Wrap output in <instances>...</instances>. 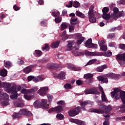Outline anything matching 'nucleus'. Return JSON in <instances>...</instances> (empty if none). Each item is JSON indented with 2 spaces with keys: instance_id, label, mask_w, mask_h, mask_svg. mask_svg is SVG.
Instances as JSON below:
<instances>
[{
  "instance_id": "nucleus-28",
  "label": "nucleus",
  "mask_w": 125,
  "mask_h": 125,
  "mask_svg": "<svg viewBox=\"0 0 125 125\" xmlns=\"http://www.w3.org/2000/svg\"><path fill=\"white\" fill-rule=\"evenodd\" d=\"M4 66L6 68H10L12 66V62L10 61H7L5 62V61H4Z\"/></svg>"
},
{
  "instance_id": "nucleus-31",
  "label": "nucleus",
  "mask_w": 125,
  "mask_h": 125,
  "mask_svg": "<svg viewBox=\"0 0 125 125\" xmlns=\"http://www.w3.org/2000/svg\"><path fill=\"white\" fill-rule=\"evenodd\" d=\"M76 15L77 16L80 17L81 18H85V15L83 13L80 12L79 11H77L76 12Z\"/></svg>"
},
{
  "instance_id": "nucleus-30",
  "label": "nucleus",
  "mask_w": 125,
  "mask_h": 125,
  "mask_svg": "<svg viewBox=\"0 0 125 125\" xmlns=\"http://www.w3.org/2000/svg\"><path fill=\"white\" fill-rule=\"evenodd\" d=\"M40 103L42 108H46V105L47 104V101H46V100H42L41 102H40Z\"/></svg>"
},
{
  "instance_id": "nucleus-59",
  "label": "nucleus",
  "mask_w": 125,
  "mask_h": 125,
  "mask_svg": "<svg viewBox=\"0 0 125 125\" xmlns=\"http://www.w3.org/2000/svg\"><path fill=\"white\" fill-rule=\"evenodd\" d=\"M119 48H120V49H123V50H125V44H123V43H121L119 44Z\"/></svg>"
},
{
  "instance_id": "nucleus-20",
  "label": "nucleus",
  "mask_w": 125,
  "mask_h": 125,
  "mask_svg": "<svg viewBox=\"0 0 125 125\" xmlns=\"http://www.w3.org/2000/svg\"><path fill=\"white\" fill-rule=\"evenodd\" d=\"M14 106H16V107H18L19 108H22L24 107V103H23V102H22L21 100H19L14 103Z\"/></svg>"
},
{
  "instance_id": "nucleus-22",
  "label": "nucleus",
  "mask_w": 125,
  "mask_h": 125,
  "mask_svg": "<svg viewBox=\"0 0 125 125\" xmlns=\"http://www.w3.org/2000/svg\"><path fill=\"white\" fill-rule=\"evenodd\" d=\"M33 54L35 57H40L42 55V52L40 50H36Z\"/></svg>"
},
{
  "instance_id": "nucleus-29",
  "label": "nucleus",
  "mask_w": 125,
  "mask_h": 125,
  "mask_svg": "<svg viewBox=\"0 0 125 125\" xmlns=\"http://www.w3.org/2000/svg\"><path fill=\"white\" fill-rule=\"evenodd\" d=\"M102 17L104 20H109L111 18V15L109 13L103 14Z\"/></svg>"
},
{
  "instance_id": "nucleus-33",
  "label": "nucleus",
  "mask_w": 125,
  "mask_h": 125,
  "mask_svg": "<svg viewBox=\"0 0 125 125\" xmlns=\"http://www.w3.org/2000/svg\"><path fill=\"white\" fill-rule=\"evenodd\" d=\"M84 41V37H82L78 39L77 41V44H82V43Z\"/></svg>"
},
{
  "instance_id": "nucleus-46",
  "label": "nucleus",
  "mask_w": 125,
  "mask_h": 125,
  "mask_svg": "<svg viewBox=\"0 0 125 125\" xmlns=\"http://www.w3.org/2000/svg\"><path fill=\"white\" fill-rule=\"evenodd\" d=\"M3 97L5 100H8V98H9V95L6 94V93H4L2 94Z\"/></svg>"
},
{
  "instance_id": "nucleus-7",
  "label": "nucleus",
  "mask_w": 125,
  "mask_h": 125,
  "mask_svg": "<svg viewBox=\"0 0 125 125\" xmlns=\"http://www.w3.org/2000/svg\"><path fill=\"white\" fill-rule=\"evenodd\" d=\"M94 9V7L91 6L88 13L89 20L91 23H95L96 22V18L94 17V13H93Z\"/></svg>"
},
{
  "instance_id": "nucleus-4",
  "label": "nucleus",
  "mask_w": 125,
  "mask_h": 125,
  "mask_svg": "<svg viewBox=\"0 0 125 125\" xmlns=\"http://www.w3.org/2000/svg\"><path fill=\"white\" fill-rule=\"evenodd\" d=\"M57 104L59 105L57 106L56 107H52L50 108L48 110V113H52V112L61 113V112L63 111V108H65L66 106V103H65L64 101H59L58 102Z\"/></svg>"
},
{
  "instance_id": "nucleus-45",
  "label": "nucleus",
  "mask_w": 125,
  "mask_h": 125,
  "mask_svg": "<svg viewBox=\"0 0 125 125\" xmlns=\"http://www.w3.org/2000/svg\"><path fill=\"white\" fill-rule=\"evenodd\" d=\"M57 119H59V120H63L64 119V116L62 114H58L56 116Z\"/></svg>"
},
{
  "instance_id": "nucleus-27",
  "label": "nucleus",
  "mask_w": 125,
  "mask_h": 125,
  "mask_svg": "<svg viewBox=\"0 0 125 125\" xmlns=\"http://www.w3.org/2000/svg\"><path fill=\"white\" fill-rule=\"evenodd\" d=\"M74 42L71 41H68V44L67 45V47L68 48L67 50H72V47H73V44Z\"/></svg>"
},
{
  "instance_id": "nucleus-53",
  "label": "nucleus",
  "mask_w": 125,
  "mask_h": 125,
  "mask_svg": "<svg viewBox=\"0 0 125 125\" xmlns=\"http://www.w3.org/2000/svg\"><path fill=\"white\" fill-rule=\"evenodd\" d=\"M68 4L69 5H66L65 6L68 8L72 7V6H73V1H69L68 2Z\"/></svg>"
},
{
  "instance_id": "nucleus-37",
  "label": "nucleus",
  "mask_w": 125,
  "mask_h": 125,
  "mask_svg": "<svg viewBox=\"0 0 125 125\" xmlns=\"http://www.w3.org/2000/svg\"><path fill=\"white\" fill-rule=\"evenodd\" d=\"M80 5H81V4L80 3V2L77 1H73V6L74 7H75V8H78V7H79V6H80Z\"/></svg>"
},
{
  "instance_id": "nucleus-13",
  "label": "nucleus",
  "mask_w": 125,
  "mask_h": 125,
  "mask_svg": "<svg viewBox=\"0 0 125 125\" xmlns=\"http://www.w3.org/2000/svg\"><path fill=\"white\" fill-rule=\"evenodd\" d=\"M48 69H52L53 70H57L62 67L61 65H58L56 63H48L47 66Z\"/></svg>"
},
{
  "instance_id": "nucleus-9",
  "label": "nucleus",
  "mask_w": 125,
  "mask_h": 125,
  "mask_svg": "<svg viewBox=\"0 0 125 125\" xmlns=\"http://www.w3.org/2000/svg\"><path fill=\"white\" fill-rule=\"evenodd\" d=\"M85 94H98L100 93L98 89L95 87H92L90 88H87L84 91Z\"/></svg>"
},
{
  "instance_id": "nucleus-18",
  "label": "nucleus",
  "mask_w": 125,
  "mask_h": 125,
  "mask_svg": "<svg viewBox=\"0 0 125 125\" xmlns=\"http://www.w3.org/2000/svg\"><path fill=\"white\" fill-rule=\"evenodd\" d=\"M47 90H48V87H44L40 89L38 91V93L40 94V95H41V96H44V95L46 94Z\"/></svg>"
},
{
  "instance_id": "nucleus-26",
  "label": "nucleus",
  "mask_w": 125,
  "mask_h": 125,
  "mask_svg": "<svg viewBox=\"0 0 125 125\" xmlns=\"http://www.w3.org/2000/svg\"><path fill=\"white\" fill-rule=\"evenodd\" d=\"M0 76L2 77H6L7 76V70L5 69H1L0 71Z\"/></svg>"
},
{
  "instance_id": "nucleus-1",
  "label": "nucleus",
  "mask_w": 125,
  "mask_h": 125,
  "mask_svg": "<svg viewBox=\"0 0 125 125\" xmlns=\"http://www.w3.org/2000/svg\"><path fill=\"white\" fill-rule=\"evenodd\" d=\"M111 96L112 98L115 97L117 100H119L121 98L123 104L119 106L121 109L119 112L120 113H125V92L117 88L111 92Z\"/></svg>"
},
{
  "instance_id": "nucleus-11",
  "label": "nucleus",
  "mask_w": 125,
  "mask_h": 125,
  "mask_svg": "<svg viewBox=\"0 0 125 125\" xmlns=\"http://www.w3.org/2000/svg\"><path fill=\"white\" fill-rule=\"evenodd\" d=\"M54 77L59 79V80H65L66 79V73L63 71H62L60 73H54Z\"/></svg>"
},
{
  "instance_id": "nucleus-52",
  "label": "nucleus",
  "mask_w": 125,
  "mask_h": 125,
  "mask_svg": "<svg viewBox=\"0 0 125 125\" xmlns=\"http://www.w3.org/2000/svg\"><path fill=\"white\" fill-rule=\"evenodd\" d=\"M24 98L26 100H31V99H32V96L28 94H25L24 95Z\"/></svg>"
},
{
  "instance_id": "nucleus-16",
  "label": "nucleus",
  "mask_w": 125,
  "mask_h": 125,
  "mask_svg": "<svg viewBox=\"0 0 125 125\" xmlns=\"http://www.w3.org/2000/svg\"><path fill=\"white\" fill-rule=\"evenodd\" d=\"M99 82H101V83H108V78L102 75L98 76L97 77Z\"/></svg>"
},
{
  "instance_id": "nucleus-24",
  "label": "nucleus",
  "mask_w": 125,
  "mask_h": 125,
  "mask_svg": "<svg viewBox=\"0 0 125 125\" xmlns=\"http://www.w3.org/2000/svg\"><path fill=\"white\" fill-rule=\"evenodd\" d=\"M34 106L36 108H42V104L39 101L37 100L34 103Z\"/></svg>"
},
{
  "instance_id": "nucleus-62",
  "label": "nucleus",
  "mask_w": 125,
  "mask_h": 125,
  "mask_svg": "<svg viewBox=\"0 0 125 125\" xmlns=\"http://www.w3.org/2000/svg\"><path fill=\"white\" fill-rule=\"evenodd\" d=\"M13 8H14V10H15V11H17L19 10L21 8L17 6V5H14L13 6Z\"/></svg>"
},
{
  "instance_id": "nucleus-51",
  "label": "nucleus",
  "mask_w": 125,
  "mask_h": 125,
  "mask_svg": "<svg viewBox=\"0 0 125 125\" xmlns=\"http://www.w3.org/2000/svg\"><path fill=\"white\" fill-rule=\"evenodd\" d=\"M82 34L80 33H77L76 34L74 35V37H75V39H80L81 38H82Z\"/></svg>"
},
{
  "instance_id": "nucleus-54",
  "label": "nucleus",
  "mask_w": 125,
  "mask_h": 125,
  "mask_svg": "<svg viewBox=\"0 0 125 125\" xmlns=\"http://www.w3.org/2000/svg\"><path fill=\"white\" fill-rule=\"evenodd\" d=\"M105 121H104L103 125H109V118H104Z\"/></svg>"
},
{
  "instance_id": "nucleus-15",
  "label": "nucleus",
  "mask_w": 125,
  "mask_h": 125,
  "mask_svg": "<svg viewBox=\"0 0 125 125\" xmlns=\"http://www.w3.org/2000/svg\"><path fill=\"white\" fill-rule=\"evenodd\" d=\"M93 77V75L90 73L84 74L83 76V78L85 79V80H89L88 81V83H93V80H92Z\"/></svg>"
},
{
  "instance_id": "nucleus-21",
  "label": "nucleus",
  "mask_w": 125,
  "mask_h": 125,
  "mask_svg": "<svg viewBox=\"0 0 125 125\" xmlns=\"http://www.w3.org/2000/svg\"><path fill=\"white\" fill-rule=\"evenodd\" d=\"M113 10L114 14L111 15V17L112 18H118L117 13L119 12V9L117 7H114Z\"/></svg>"
},
{
  "instance_id": "nucleus-25",
  "label": "nucleus",
  "mask_w": 125,
  "mask_h": 125,
  "mask_svg": "<svg viewBox=\"0 0 125 125\" xmlns=\"http://www.w3.org/2000/svg\"><path fill=\"white\" fill-rule=\"evenodd\" d=\"M5 85H6L7 88H9V87L11 86V84L7 83L6 82L1 83V81H0V88L2 87V86H4Z\"/></svg>"
},
{
  "instance_id": "nucleus-60",
  "label": "nucleus",
  "mask_w": 125,
  "mask_h": 125,
  "mask_svg": "<svg viewBox=\"0 0 125 125\" xmlns=\"http://www.w3.org/2000/svg\"><path fill=\"white\" fill-rule=\"evenodd\" d=\"M98 43L100 46H101L103 44L105 43V41L104 40L100 41L98 42Z\"/></svg>"
},
{
  "instance_id": "nucleus-58",
  "label": "nucleus",
  "mask_w": 125,
  "mask_h": 125,
  "mask_svg": "<svg viewBox=\"0 0 125 125\" xmlns=\"http://www.w3.org/2000/svg\"><path fill=\"white\" fill-rule=\"evenodd\" d=\"M55 21L56 23H60L62 21V19L61 18H59V17L56 18L55 19Z\"/></svg>"
},
{
  "instance_id": "nucleus-49",
  "label": "nucleus",
  "mask_w": 125,
  "mask_h": 125,
  "mask_svg": "<svg viewBox=\"0 0 125 125\" xmlns=\"http://www.w3.org/2000/svg\"><path fill=\"white\" fill-rule=\"evenodd\" d=\"M78 20V19H71L70 20V24L71 25H76L77 24L76 22H76Z\"/></svg>"
},
{
  "instance_id": "nucleus-39",
  "label": "nucleus",
  "mask_w": 125,
  "mask_h": 125,
  "mask_svg": "<svg viewBox=\"0 0 125 125\" xmlns=\"http://www.w3.org/2000/svg\"><path fill=\"white\" fill-rule=\"evenodd\" d=\"M101 97L103 102H107V98H106V95H105V93L102 94Z\"/></svg>"
},
{
  "instance_id": "nucleus-42",
  "label": "nucleus",
  "mask_w": 125,
  "mask_h": 125,
  "mask_svg": "<svg viewBox=\"0 0 125 125\" xmlns=\"http://www.w3.org/2000/svg\"><path fill=\"white\" fill-rule=\"evenodd\" d=\"M42 50H46V51H48V50H49V45L45 43L44 47H43L42 48Z\"/></svg>"
},
{
  "instance_id": "nucleus-23",
  "label": "nucleus",
  "mask_w": 125,
  "mask_h": 125,
  "mask_svg": "<svg viewBox=\"0 0 125 125\" xmlns=\"http://www.w3.org/2000/svg\"><path fill=\"white\" fill-rule=\"evenodd\" d=\"M104 69H107V65L104 64L102 66L98 67L97 68V72H103V71H104Z\"/></svg>"
},
{
  "instance_id": "nucleus-61",
  "label": "nucleus",
  "mask_w": 125,
  "mask_h": 125,
  "mask_svg": "<svg viewBox=\"0 0 125 125\" xmlns=\"http://www.w3.org/2000/svg\"><path fill=\"white\" fill-rule=\"evenodd\" d=\"M99 90L102 92V94L105 93L104 92V89H103L102 86H101L100 85H99Z\"/></svg>"
},
{
  "instance_id": "nucleus-10",
  "label": "nucleus",
  "mask_w": 125,
  "mask_h": 125,
  "mask_svg": "<svg viewBox=\"0 0 125 125\" xmlns=\"http://www.w3.org/2000/svg\"><path fill=\"white\" fill-rule=\"evenodd\" d=\"M27 80L28 82H31V81L33 80V82H35V83H38V82H42V81H43V78L41 76L35 77L33 76H29L27 77Z\"/></svg>"
},
{
  "instance_id": "nucleus-2",
  "label": "nucleus",
  "mask_w": 125,
  "mask_h": 125,
  "mask_svg": "<svg viewBox=\"0 0 125 125\" xmlns=\"http://www.w3.org/2000/svg\"><path fill=\"white\" fill-rule=\"evenodd\" d=\"M89 103H90V102L88 101L85 102H80L81 107L80 106H77L75 109L70 110L68 112L69 116L70 117H75V116L79 115V114H80V112H81V109L83 110V111H86V109H85V106H86L87 104H89Z\"/></svg>"
},
{
  "instance_id": "nucleus-44",
  "label": "nucleus",
  "mask_w": 125,
  "mask_h": 125,
  "mask_svg": "<svg viewBox=\"0 0 125 125\" xmlns=\"http://www.w3.org/2000/svg\"><path fill=\"white\" fill-rule=\"evenodd\" d=\"M41 24L42 27H45L47 25V21L44 20L41 21Z\"/></svg>"
},
{
  "instance_id": "nucleus-17",
  "label": "nucleus",
  "mask_w": 125,
  "mask_h": 125,
  "mask_svg": "<svg viewBox=\"0 0 125 125\" xmlns=\"http://www.w3.org/2000/svg\"><path fill=\"white\" fill-rule=\"evenodd\" d=\"M70 122L78 125H85V122L78 119H70Z\"/></svg>"
},
{
  "instance_id": "nucleus-32",
  "label": "nucleus",
  "mask_w": 125,
  "mask_h": 125,
  "mask_svg": "<svg viewBox=\"0 0 125 125\" xmlns=\"http://www.w3.org/2000/svg\"><path fill=\"white\" fill-rule=\"evenodd\" d=\"M60 43V42L57 41L56 42H53L52 45V48H56L58 47L59 44Z\"/></svg>"
},
{
  "instance_id": "nucleus-5",
  "label": "nucleus",
  "mask_w": 125,
  "mask_h": 125,
  "mask_svg": "<svg viewBox=\"0 0 125 125\" xmlns=\"http://www.w3.org/2000/svg\"><path fill=\"white\" fill-rule=\"evenodd\" d=\"M99 109H93L91 111L97 114H104V113H108L112 111V107L109 106L104 105H100L99 106Z\"/></svg>"
},
{
  "instance_id": "nucleus-55",
  "label": "nucleus",
  "mask_w": 125,
  "mask_h": 125,
  "mask_svg": "<svg viewBox=\"0 0 125 125\" xmlns=\"http://www.w3.org/2000/svg\"><path fill=\"white\" fill-rule=\"evenodd\" d=\"M101 49L103 50V51H106L107 50V45H103L101 46Z\"/></svg>"
},
{
  "instance_id": "nucleus-64",
  "label": "nucleus",
  "mask_w": 125,
  "mask_h": 125,
  "mask_svg": "<svg viewBox=\"0 0 125 125\" xmlns=\"http://www.w3.org/2000/svg\"><path fill=\"white\" fill-rule=\"evenodd\" d=\"M17 63L19 65H23V64H24V63L25 62H24V61H23V60H20L17 62Z\"/></svg>"
},
{
  "instance_id": "nucleus-48",
  "label": "nucleus",
  "mask_w": 125,
  "mask_h": 125,
  "mask_svg": "<svg viewBox=\"0 0 125 125\" xmlns=\"http://www.w3.org/2000/svg\"><path fill=\"white\" fill-rule=\"evenodd\" d=\"M64 87L66 89H70L72 88V85H71V84L66 83L64 85Z\"/></svg>"
},
{
  "instance_id": "nucleus-34",
  "label": "nucleus",
  "mask_w": 125,
  "mask_h": 125,
  "mask_svg": "<svg viewBox=\"0 0 125 125\" xmlns=\"http://www.w3.org/2000/svg\"><path fill=\"white\" fill-rule=\"evenodd\" d=\"M109 10H110V9L108 7H104L103 8L102 11H103V14H106L109 12Z\"/></svg>"
},
{
  "instance_id": "nucleus-14",
  "label": "nucleus",
  "mask_w": 125,
  "mask_h": 125,
  "mask_svg": "<svg viewBox=\"0 0 125 125\" xmlns=\"http://www.w3.org/2000/svg\"><path fill=\"white\" fill-rule=\"evenodd\" d=\"M104 77L108 78V79H110L111 80H112V79H114L115 80H119L120 75L110 73L105 75Z\"/></svg>"
},
{
  "instance_id": "nucleus-56",
  "label": "nucleus",
  "mask_w": 125,
  "mask_h": 125,
  "mask_svg": "<svg viewBox=\"0 0 125 125\" xmlns=\"http://www.w3.org/2000/svg\"><path fill=\"white\" fill-rule=\"evenodd\" d=\"M38 90V87H35L34 88H32L29 90V92L31 93V92H35V91H37Z\"/></svg>"
},
{
  "instance_id": "nucleus-19",
  "label": "nucleus",
  "mask_w": 125,
  "mask_h": 125,
  "mask_svg": "<svg viewBox=\"0 0 125 125\" xmlns=\"http://www.w3.org/2000/svg\"><path fill=\"white\" fill-rule=\"evenodd\" d=\"M116 59L119 61H124V62H125V53L118 54L116 56Z\"/></svg>"
},
{
  "instance_id": "nucleus-47",
  "label": "nucleus",
  "mask_w": 125,
  "mask_h": 125,
  "mask_svg": "<svg viewBox=\"0 0 125 125\" xmlns=\"http://www.w3.org/2000/svg\"><path fill=\"white\" fill-rule=\"evenodd\" d=\"M112 55V52L110 51H107V52H105L104 53V56L106 57H109V56H111Z\"/></svg>"
},
{
  "instance_id": "nucleus-12",
  "label": "nucleus",
  "mask_w": 125,
  "mask_h": 125,
  "mask_svg": "<svg viewBox=\"0 0 125 125\" xmlns=\"http://www.w3.org/2000/svg\"><path fill=\"white\" fill-rule=\"evenodd\" d=\"M19 114L20 115H23L24 116H28V117H31L32 116V112L31 111H28V110L26 109H21L19 111Z\"/></svg>"
},
{
  "instance_id": "nucleus-50",
  "label": "nucleus",
  "mask_w": 125,
  "mask_h": 125,
  "mask_svg": "<svg viewBox=\"0 0 125 125\" xmlns=\"http://www.w3.org/2000/svg\"><path fill=\"white\" fill-rule=\"evenodd\" d=\"M8 102H6L5 101H3L1 102V106H7V105H9Z\"/></svg>"
},
{
  "instance_id": "nucleus-35",
  "label": "nucleus",
  "mask_w": 125,
  "mask_h": 125,
  "mask_svg": "<svg viewBox=\"0 0 125 125\" xmlns=\"http://www.w3.org/2000/svg\"><path fill=\"white\" fill-rule=\"evenodd\" d=\"M97 60L96 59H92L90 60L85 65V66H87V65H92V64H93V63H95L96 62Z\"/></svg>"
},
{
  "instance_id": "nucleus-8",
  "label": "nucleus",
  "mask_w": 125,
  "mask_h": 125,
  "mask_svg": "<svg viewBox=\"0 0 125 125\" xmlns=\"http://www.w3.org/2000/svg\"><path fill=\"white\" fill-rule=\"evenodd\" d=\"M85 46L87 48H94L96 49L98 47L97 44L92 43V40L91 38L89 39L84 43Z\"/></svg>"
},
{
  "instance_id": "nucleus-6",
  "label": "nucleus",
  "mask_w": 125,
  "mask_h": 125,
  "mask_svg": "<svg viewBox=\"0 0 125 125\" xmlns=\"http://www.w3.org/2000/svg\"><path fill=\"white\" fill-rule=\"evenodd\" d=\"M8 92H11L12 95L10 96L11 99H16L18 96L17 95V91L16 90V85H13L11 88H7Z\"/></svg>"
},
{
  "instance_id": "nucleus-41",
  "label": "nucleus",
  "mask_w": 125,
  "mask_h": 125,
  "mask_svg": "<svg viewBox=\"0 0 125 125\" xmlns=\"http://www.w3.org/2000/svg\"><path fill=\"white\" fill-rule=\"evenodd\" d=\"M67 27H68V25L67 24H66V23H62L61 25V31H63V30H65V29H66V28H67Z\"/></svg>"
},
{
  "instance_id": "nucleus-57",
  "label": "nucleus",
  "mask_w": 125,
  "mask_h": 125,
  "mask_svg": "<svg viewBox=\"0 0 125 125\" xmlns=\"http://www.w3.org/2000/svg\"><path fill=\"white\" fill-rule=\"evenodd\" d=\"M83 81L81 80H78L76 81V83L78 85H82V84H83Z\"/></svg>"
},
{
  "instance_id": "nucleus-3",
  "label": "nucleus",
  "mask_w": 125,
  "mask_h": 125,
  "mask_svg": "<svg viewBox=\"0 0 125 125\" xmlns=\"http://www.w3.org/2000/svg\"><path fill=\"white\" fill-rule=\"evenodd\" d=\"M78 49L79 48H76L75 50L72 51V54L75 56H83L84 55H88V56H101V53L95 51V52H89L88 50H85L84 53L83 52H78Z\"/></svg>"
},
{
  "instance_id": "nucleus-43",
  "label": "nucleus",
  "mask_w": 125,
  "mask_h": 125,
  "mask_svg": "<svg viewBox=\"0 0 125 125\" xmlns=\"http://www.w3.org/2000/svg\"><path fill=\"white\" fill-rule=\"evenodd\" d=\"M51 14L54 17H58L60 15V13L59 12H53Z\"/></svg>"
},
{
  "instance_id": "nucleus-38",
  "label": "nucleus",
  "mask_w": 125,
  "mask_h": 125,
  "mask_svg": "<svg viewBox=\"0 0 125 125\" xmlns=\"http://www.w3.org/2000/svg\"><path fill=\"white\" fill-rule=\"evenodd\" d=\"M68 69H70V70H72V71H77V68L76 67L74 66L72 64H69L67 66Z\"/></svg>"
},
{
  "instance_id": "nucleus-63",
  "label": "nucleus",
  "mask_w": 125,
  "mask_h": 125,
  "mask_svg": "<svg viewBox=\"0 0 125 125\" xmlns=\"http://www.w3.org/2000/svg\"><path fill=\"white\" fill-rule=\"evenodd\" d=\"M115 38V35L114 34H109L108 36V39H110L112 40V39H114Z\"/></svg>"
},
{
  "instance_id": "nucleus-40",
  "label": "nucleus",
  "mask_w": 125,
  "mask_h": 125,
  "mask_svg": "<svg viewBox=\"0 0 125 125\" xmlns=\"http://www.w3.org/2000/svg\"><path fill=\"white\" fill-rule=\"evenodd\" d=\"M12 117L13 119H19V118L21 117V115L19 114V112L18 113H15L12 115Z\"/></svg>"
},
{
  "instance_id": "nucleus-36",
  "label": "nucleus",
  "mask_w": 125,
  "mask_h": 125,
  "mask_svg": "<svg viewBox=\"0 0 125 125\" xmlns=\"http://www.w3.org/2000/svg\"><path fill=\"white\" fill-rule=\"evenodd\" d=\"M31 71H32V69H31L29 66H27L26 68H24L23 72L25 74H29Z\"/></svg>"
}]
</instances>
